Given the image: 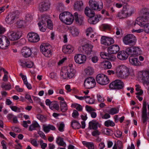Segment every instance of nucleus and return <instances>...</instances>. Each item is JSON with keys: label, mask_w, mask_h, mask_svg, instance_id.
<instances>
[{"label": "nucleus", "mask_w": 149, "mask_h": 149, "mask_svg": "<svg viewBox=\"0 0 149 149\" xmlns=\"http://www.w3.org/2000/svg\"><path fill=\"white\" fill-rule=\"evenodd\" d=\"M89 5L93 10H100L103 7L102 2L100 0H89Z\"/></svg>", "instance_id": "nucleus-4"}, {"label": "nucleus", "mask_w": 149, "mask_h": 149, "mask_svg": "<svg viewBox=\"0 0 149 149\" xmlns=\"http://www.w3.org/2000/svg\"><path fill=\"white\" fill-rule=\"evenodd\" d=\"M134 47L131 46L127 47L126 49V52L128 55H131V56H133L134 51Z\"/></svg>", "instance_id": "nucleus-45"}, {"label": "nucleus", "mask_w": 149, "mask_h": 149, "mask_svg": "<svg viewBox=\"0 0 149 149\" xmlns=\"http://www.w3.org/2000/svg\"><path fill=\"white\" fill-rule=\"evenodd\" d=\"M50 4L48 1H43L41 2L39 6V9L41 12L47 10L49 8Z\"/></svg>", "instance_id": "nucleus-21"}, {"label": "nucleus", "mask_w": 149, "mask_h": 149, "mask_svg": "<svg viewBox=\"0 0 149 149\" xmlns=\"http://www.w3.org/2000/svg\"><path fill=\"white\" fill-rule=\"evenodd\" d=\"M117 58L121 60L126 59L128 57V54L124 51H122L119 52L117 54Z\"/></svg>", "instance_id": "nucleus-27"}, {"label": "nucleus", "mask_w": 149, "mask_h": 149, "mask_svg": "<svg viewBox=\"0 0 149 149\" xmlns=\"http://www.w3.org/2000/svg\"><path fill=\"white\" fill-rule=\"evenodd\" d=\"M109 54H107L104 52H102L100 53V56L102 58L104 59H107Z\"/></svg>", "instance_id": "nucleus-58"}, {"label": "nucleus", "mask_w": 149, "mask_h": 149, "mask_svg": "<svg viewBox=\"0 0 149 149\" xmlns=\"http://www.w3.org/2000/svg\"><path fill=\"white\" fill-rule=\"evenodd\" d=\"M25 19L27 22H31L33 19V16L31 14L28 13L26 14Z\"/></svg>", "instance_id": "nucleus-50"}, {"label": "nucleus", "mask_w": 149, "mask_h": 149, "mask_svg": "<svg viewBox=\"0 0 149 149\" xmlns=\"http://www.w3.org/2000/svg\"><path fill=\"white\" fill-rule=\"evenodd\" d=\"M133 50V56L137 55L140 54L141 53L140 49L138 47H134Z\"/></svg>", "instance_id": "nucleus-49"}, {"label": "nucleus", "mask_w": 149, "mask_h": 149, "mask_svg": "<svg viewBox=\"0 0 149 149\" xmlns=\"http://www.w3.org/2000/svg\"><path fill=\"white\" fill-rule=\"evenodd\" d=\"M51 46L48 43H42L40 46V50L42 54L47 57H50L52 55Z\"/></svg>", "instance_id": "nucleus-5"}, {"label": "nucleus", "mask_w": 149, "mask_h": 149, "mask_svg": "<svg viewBox=\"0 0 149 149\" xmlns=\"http://www.w3.org/2000/svg\"><path fill=\"white\" fill-rule=\"evenodd\" d=\"M56 8L57 10L61 12L65 10V7L63 3L60 2L58 4Z\"/></svg>", "instance_id": "nucleus-43"}, {"label": "nucleus", "mask_w": 149, "mask_h": 149, "mask_svg": "<svg viewBox=\"0 0 149 149\" xmlns=\"http://www.w3.org/2000/svg\"><path fill=\"white\" fill-rule=\"evenodd\" d=\"M74 48L72 45H68L63 46L62 48L63 52L66 54H70L72 53L74 50Z\"/></svg>", "instance_id": "nucleus-23"}, {"label": "nucleus", "mask_w": 149, "mask_h": 149, "mask_svg": "<svg viewBox=\"0 0 149 149\" xmlns=\"http://www.w3.org/2000/svg\"><path fill=\"white\" fill-rule=\"evenodd\" d=\"M146 105V102H144L143 105L142 118L143 123L145 124L146 125V121L149 122V105L148 106V112L147 113Z\"/></svg>", "instance_id": "nucleus-6"}, {"label": "nucleus", "mask_w": 149, "mask_h": 149, "mask_svg": "<svg viewBox=\"0 0 149 149\" xmlns=\"http://www.w3.org/2000/svg\"><path fill=\"white\" fill-rule=\"evenodd\" d=\"M86 110L89 112L90 113L93 111H95V109L88 105H86Z\"/></svg>", "instance_id": "nucleus-61"}, {"label": "nucleus", "mask_w": 149, "mask_h": 149, "mask_svg": "<svg viewBox=\"0 0 149 149\" xmlns=\"http://www.w3.org/2000/svg\"><path fill=\"white\" fill-rule=\"evenodd\" d=\"M70 32L73 36H77L79 33L78 29L76 28H73L70 30Z\"/></svg>", "instance_id": "nucleus-40"}, {"label": "nucleus", "mask_w": 149, "mask_h": 149, "mask_svg": "<svg viewBox=\"0 0 149 149\" xmlns=\"http://www.w3.org/2000/svg\"><path fill=\"white\" fill-rule=\"evenodd\" d=\"M60 108L61 111L65 112L68 110L67 105L66 103L61 102V103L60 104Z\"/></svg>", "instance_id": "nucleus-41"}, {"label": "nucleus", "mask_w": 149, "mask_h": 149, "mask_svg": "<svg viewBox=\"0 0 149 149\" xmlns=\"http://www.w3.org/2000/svg\"><path fill=\"white\" fill-rule=\"evenodd\" d=\"M118 112L119 109L115 108H111L108 111V112L109 114L112 115L117 113Z\"/></svg>", "instance_id": "nucleus-48"}, {"label": "nucleus", "mask_w": 149, "mask_h": 149, "mask_svg": "<svg viewBox=\"0 0 149 149\" xmlns=\"http://www.w3.org/2000/svg\"><path fill=\"white\" fill-rule=\"evenodd\" d=\"M26 66L28 68H32L33 65V63L31 61H27Z\"/></svg>", "instance_id": "nucleus-60"}, {"label": "nucleus", "mask_w": 149, "mask_h": 149, "mask_svg": "<svg viewBox=\"0 0 149 149\" xmlns=\"http://www.w3.org/2000/svg\"><path fill=\"white\" fill-rule=\"evenodd\" d=\"M61 21L67 25L71 24L73 22V15L70 13L64 12L61 13L59 16Z\"/></svg>", "instance_id": "nucleus-3"}, {"label": "nucleus", "mask_w": 149, "mask_h": 149, "mask_svg": "<svg viewBox=\"0 0 149 149\" xmlns=\"http://www.w3.org/2000/svg\"><path fill=\"white\" fill-rule=\"evenodd\" d=\"M22 35L21 32H16L13 31H10L7 33L8 38L12 41L17 40Z\"/></svg>", "instance_id": "nucleus-12"}, {"label": "nucleus", "mask_w": 149, "mask_h": 149, "mask_svg": "<svg viewBox=\"0 0 149 149\" xmlns=\"http://www.w3.org/2000/svg\"><path fill=\"white\" fill-rule=\"evenodd\" d=\"M66 70L68 71L67 74L68 78H71L72 77L74 76L75 73V70L70 66L66 68Z\"/></svg>", "instance_id": "nucleus-31"}, {"label": "nucleus", "mask_w": 149, "mask_h": 149, "mask_svg": "<svg viewBox=\"0 0 149 149\" xmlns=\"http://www.w3.org/2000/svg\"><path fill=\"white\" fill-rule=\"evenodd\" d=\"M107 59L111 61H114L116 59V57L113 55L109 54Z\"/></svg>", "instance_id": "nucleus-57"}, {"label": "nucleus", "mask_w": 149, "mask_h": 149, "mask_svg": "<svg viewBox=\"0 0 149 149\" xmlns=\"http://www.w3.org/2000/svg\"><path fill=\"white\" fill-rule=\"evenodd\" d=\"M104 124L105 126L107 127H109V126L113 127L115 125L113 121L110 120L105 121Z\"/></svg>", "instance_id": "nucleus-46"}, {"label": "nucleus", "mask_w": 149, "mask_h": 149, "mask_svg": "<svg viewBox=\"0 0 149 149\" xmlns=\"http://www.w3.org/2000/svg\"><path fill=\"white\" fill-rule=\"evenodd\" d=\"M56 142L59 146L64 147H65L66 146V145L64 141L63 138L61 137H58L56 139Z\"/></svg>", "instance_id": "nucleus-38"}, {"label": "nucleus", "mask_w": 149, "mask_h": 149, "mask_svg": "<svg viewBox=\"0 0 149 149\" xmlns=\"http://www.w3.org/2000/svg\"><path fill=\"white\" fill-rule=\"evenodd\" d=\"M22 53L24 57L27 58L29 57L31 55V51L30 49L24 47L22 50Z\"/></svg>", "instance_id": "nucleus-26"}, {"label": "nucleus", "mask_w": 149, "mask_h": 149, "mask_svg": "<svg viewBox=\"0 0 149 149\" xmlns=\"http://www.w3.org/2000/svg\"><path fill=\"white\" fill-rule=\"evenodd\" d=\"M141 16L138 17L134 23V25L137 24L139 26H143L144 23L149 21V10L147 8H142L140 11Z\"/></svg>", "instance_id": "nucleus-1"}, {"label": "nucleus", "mask_w": 149, "mask_h": 149, "mask_svg": "<svg viewBox=\"0 0 149 149\" xmlns=\"http://www.w3.org/2000/svg\"><path fill=\"white\" fill-rule=\"evenodd\" d=\"M101 17V16L100 15H95V14L93 16L89 18L88 21L91 24H95L99 21Z\"/></svg>", "instance_id": "nucleus-22"}, {"label": "nucleus", "mask_w": 149, "mask_h": 149, "mask_svg": "<svg viewBox=\"0 0 149 149\" xmlns=\"http://www.w3.org/2000/svg\"><path fill=\"white\" fill-rule=\"evenodd\" d=\"M117 16L120 19L128 17L123 9L121 12L118 13Z\"/></svg>", "instance_id": "nucleus-47"}, {"label": "nucleus", "mask_w": 149, "mask_h": 149, "mask_svg": "<svg viewBox=\"0 0 149 149\" xmlns=\"http://www.w3.org/2000/svg\"><path fill=\"white\" fill-rule=\"evenodd\" d=\"M119 50V46L117 45H115L109 47L108 49V51L109 54H116Z\"/></svg>", "instance_id": "nucleus-24"}, {"label": "nucleus", "mask_w": 149, "mask_h": 149, "mask_svg": "<svg viewBox=\"0 0 149 149\" xmlns=\"http://www.w3.org/2000/svg\"><path fill=\"white\" fill-rule=\"evenodd\" d=\"M40 126L39 124L36 122H35L33 123L31 125H30L29 128V130L30 131H32L35 130L37 128H39Z\"/></svg>", "instance_id": "nucleus-39"}, {"label": "nucleus", "mask_w": 149, "mask_h": 149, "mask_svg": "<svg viewBox=\"0 0 149 149\" xmlns=\"http://www.w3.org/2000/svg\"><path fill=\"white\" fill-rule=\"evenodd\" d=\"M71 125L72 127L74 129H79L80 127L79 123L75 120L72 121Z\"/></svg>", "instance_id": "nucleus-44"}, {"label": "nucleus", "mask_w": 149, "mask_h": 149, "mask_svg": "<svg viewBox=\"0 0 149 149\" xmlns=\"http://www.w3.org/2000/svg\"><path fill=\"white\" fill-rule=\"evenodd\" d=\"M136 40L135 37L132 34H127L123 38L124 43L126 45H133L135 43Z\"/></svg>", "instance_id": "nucleus-10"}, {"label": "nucleus", "mask_w": 149, "mask_h": 149, "mask_svg": "<svg viewBox=\"0 0 149 149\" xmlns=\"http://www.w3.org/2000/svg\"><path fill=\"white\" fill-rule=\"evenodd\" d=\"M19 75L21 77L24 84L26 85L27 88L29 89H31L32 88V86L28 82L26 76L23 75L22 73H20Z\"/></svg>", "instance_id": "nucleus-33"}, {"label": "nucleus", "mask_w": 149, "mask_h": 149, "mask_svg": "<svg viewBox=\"0 0 149 149\" xmlns=\"http://www.w3.org/2000/svg\"><path fill=\"white\" fill-rule=\"evenodd\" d=\"M114 42V40L112 38H107L105 36H102L101 38V43L105 45H110Z\"/></svg>", "instance_id": "nucleus-18"}, {"label": "nucleus", "mask_w": 149, "mask_h": 149, "mask_svg": "<svg viewBox=\"0 0 149 149\" xmlns=\"http://www.w3.org/2000/svg\"><path fill=\"white\" fill-rule=\"evenodd\" d=\"M97 82L101 85H106L109 82V80L107 76L103 74H98L96 77Z\"/></svg>", "instance_id": "nucleus-9"}, {"label": "nucleus", "mask_w": 149, "mask_h": 149, "mask_svg": "<svg viewBox=\"0 0 149 149\" xmlns=\"http://www.w3.org/2000/svg\"><path fill=\"white\" fill-rule=\"evenodd\" d=\"M67 71L66 67H64L62 69L60 72V75L61 77L64 79L68 78L67 74Z\"/></svg>", "instance_id": "nucleus-34"}, {"label": "nucleus", "mask_w": 149, "mask_h": 149, "mask_svg": "<svg viewBox=\"0 0 149 149\" xmlns=\"http://www.w3.org/2000/svg\"><path fill=\"white\" fill-rule=\"evenodd\" d=\"M84 86L87 89H90L94 87L96 85L94 79L92 77L87 78L84 81Z\"/></svg>", "instance_id": "nucleus-13"}, {"label": "nucleus", "mask_w": 149, "mask_h": 149, "mask_svg": "<svg viewBox=\"0 0 149 149\" xmlns=\"http://www.w3.org/2000/svg\"><path fill=\"white\" fill-rule=\"evenodd\" d=\"M72 106L76 108L79 111H81L82 110L81 106L79 104H72Z\"/></svg>", "instance_id": "nucleus-53"}, {"label": "nucleus", "mask_w": 149, "mask_h": 149, "mask_svg": "<svg viewBox=\"0 0 149 149\" xmlns=\"http://www.w3.org/2000/svg\"><path fill=\"white\" fill-rule=\"evenodd\" d=\"M99 60V58L97 55L93 56L91 58V61L94 63H97Z\"/></svg>", "instance_id": "nucleus-56"}, {"label": "nucleus", "mask_w": 149, "mask_h": 149, "mask_svg": "<svg viewBox=\"0 0 149 149\" xmlns=\"http://www.w3.org/2000/svg\"><path fill=\"white\" fill-rule=\"evenodd\" d=\"M64 127V124L63 123H60L59 126L58 125V130L60 132H63V128Z\"/></svg>", "instance_id": "nucleus-64"}, {"label": "nucleus", "mask_w": 149, "mask_h": 149, "mask_svg": "<svg viewBox=\"0 0 149 149\" xmlns=\"http://www.w3.org/2000/svg\"><path fill=\"white\" fill-rule=\"evenodd\" d=\"M49 107L52 110L55 109L56 110L58 111L59 109L58 104L57 102L55 101L52 102L51 104Z\"/></svg>", "instance_id": "nucleus-35"}, {"label": "nucleus", "mask_w": 149, "mask_h": 149, "mask_svg": "<svg viewBox=\"0 0 149 149\" xmlns=\"http://www.w3.org/2000/svg\"><path fill=\"white\" fill-rule=\"evenodd\" d=\"M37 118L41 122H43L45 121V117L42 115L40 114H37Z\"/></svg>", "instance_id": "nucleus-63"}, {"label": "nucleus", "mask_w": 149, "mask_h": 149, "mask_svg": "<svg viewBox=\"0 0 149 149\" xmlns=\"http://www.w3.org/2000/svg\"><path fill=\"white\" fill-rule=\"evenodd\" d=\"M74 20L75 19L76 23L79 25H80L83 24L84 18L77 12L75 13L73 15Z\"/></svg>", "instance_id": "nucleus-20"}, {"label": "nucleus", "mask_w": 149, "mask_h": 149, "mask_svg": "<svg viewBox=\"0 0 149 149\" xmlns=\"http://www.w3.org/2000/svg\"><path fill=\"white\" fill-rule=\"evenodd\" d=\"M93 46L87 44L79 47V50L81 53L86 54L87 56L90 55L92 52Z\"/></svg>", "instance_id": "nucleus-8"}, {"label": "nucleus", "mask_w": 149, "mask_h": 149, "mask_svg": "<svg viewBox=\"0 0 149 149\" xmlns=\"http://www.w3.org/2000/svg\"><path fill=\"white\" fill-rule=\"evenodd\" d=\"M29 41L32 42H38L40 38L38 35L36 33L31 32L28 33V36Z\"/></svg>", "instance_id": "nucleus-15"}, {"label": "nucleus", "mask_w": 149, "mask_h": 149, "mask_svg": "<svg viewBox=\"0 0 149 149\" xmlns=\"http://www.w3.org/2000/svg\"><path fill=\"white\" fill-rule=\"evenodd\" d=\"M86 142V145L88 147V149H94V146L93 143L90 142Z\"/></svg>", "instance_id": "nucleus-54"}, {"label": "nucleus", "mask_w": 149, "mask_h": 149, "mask_svg": "<svg viewBox=\"0 0 149 149\" xmlns=\"http://www.w3.org/2000/svg\"><path fill=\"white\" fill-rule=\"evenodd\" d=\"M84 13L86 16L90 18L94 15L95 12L92 10L89 7H86L84 10Z\"/></svg>", "instance_id": "nucleus-29"}, {"label": "nucleus", "mask_w": 149, "mask_h": 149, "mask_svg": "<svg viewBox=\"0 0 149 149\" xmlns=\"http://www.w3.org/2000/svg\"><path fill=\"white\" fill-rule=\"evenodd\" d=\"M124 86L123 81L120 80H116L110 84L109 88L111 89H120L122 88Z\"/></svg>", "instance_id": "nucleus-11"}, {"label": "nucleus", "mask_w": 149, "mask_h": 149, "mask_svg": "<svg viewBox=\"0 0 149 149\" xmlns=\"http://www.w3.org/2000/svg\"><path fill=\"white\" fill-rule=\"evenodd\" d=\"M83 3L82 1H74V9L77 11H81L83 9Z\"/></svg>", "instance_id": "nucleus-19"}, {"label": "nucleus", "mask_w": 149, "mask_h": 149, "mask_svg": "<svg viewBox=\"0 0 149 149\" xmlns=\"http://www.w3.org/2000/svg\"><path fill=\"white\" fill-rule=\"evenodd\" d=\"M49 17L48 16H46L45 15H43L41 16V20L40 22L38 23L39 26H40L42 24H45L47 22Z\"/></svg>", "instance_id": "nucleus-36"}, {"label": "nucleus", "mask_w": 149, "mask_h": 149, "mask_svg": "<svg viewBox=\"0 0 149 149\" xmlns=\"http://www.w3.org/2000/svg\"><path fill=\"white\" fill-rule=\"evenodd\" d=\"M123 10L128 17L131 16L134 12V8L127 5L124 6Z\"/></svg>", "instance_id": "nucleus-17"}, {"label": "nucleus", "mask_w": 149, "mask_h": 149, "mask_svg": "<svg viewBox=\"0 0 149 149\" xmlns=\"http://www.w3.org/2000/svg\"><path fill=\"white\" fill-rule=\"evenodd\" d=\"M100 126L98 122L95 120H93L89 123V128L90 129L96 130L98 127H100Z\"/></svg>", "instance_id": "nucleus-25"}, {"label": "nucleus", "mask_w": 149, "mask_h": 149, "mask_svg": "<svg viewBox=\"0 0 149 149\" xmlns=\"http://www.w3.org/2000/svg\"><path fill=\"white\" fill-rule=\"evenodd\" d=\"M101 65L103 68L105 69H110L112 66L110 62L106 61L102 62Z\"/></svg>", "instance_id": "nucleus-37"}, {"label": "nucleus", "mask_w": 149, "mask_h": 149, "mask_svg": "<svg viewBox=\"0 0 149 149\" xmlns=\"http://www.w3.org/2000/svg\"><path fill=\"white\" fill-rule=\"evenodd\" d=\"M43 130L46 133H48L50 130H55V127L52 125H43L42 126Z\"/></svg>", "instance_id": "nucleus-32"}, {"label": "nucleus", "mask_w": 149, "mask_h": 149, "mask_svg": "<svg viewBox=\"0 0 149 149\" xmlns=\"http://www.w3.org/2000/svg\"><path fill=\"white\" fill-rule=\"evenodd\" d=\"M85 72L87 75H91L94 73L93 68L91 67H88L85 70Z\"/></svg>", "instance_id": "nucleus-42"}, {"label": "nucleus", "mask_w": 149, "mask_h": 149, "mask_svg": "<svg viewBox=\"0 0 149 149\" xmlns=\"http://www.w3.org/2000/svg\"><path fill=\"white\" fill-rule=\"evenodd\" d=\"M86 55L81 54H77L74 56V60L75 62L79 64L84 63L86 61Z\"/></svg>", "instance_id": "nucleus-14"}, {"label": "nucleus", "mask_w": 149, "mask_h": 149, "mask_svg": "<svg viewBox=\"0 0 149 149\" xmlns=\"http://www.w3.org/2000/svg\"><path fill=\"white\" fill-rule=\"evenodd\" d=\"M47 23L48 28L50 29H52V24L51 20L48 19Z\"/></svg>", "instance_id": "nucleus-62"}, {"label": "nucleus", "mask_w": 149, "mask_h": 149, "mask_svg": "<svg viewBox=\"0 0 149 149\" xmlns=\"http://www.w3.org/2000/svg\"><path fill=\"white\" fill-rule=\"evenodd\" d=\"M1 87L2 88H4L6 90H9L11 88V85L10 83L6 85H4L3 83Z\"/></svg>", "instance_id": "nucleus-55"}, {"label": "nucleus", "mask_w": 149, "mask_h": 149, "mask_svg": "<svg viewBox=\"0 0 149 149\" xmlns=\"http://www.w3.org/2000/svg\"><path fill=\"white\" fill-rule=\"evenodd\" d=\"M3 39L5 41H3L2 45H0V48L2 49H6L8 46L10 44V42L8 38L4 36Z\"/></svg>", "instance_id": "nucleus-30"}, {"label": "nucleus", "mask_w": 149, "mask_h": 149, "mask_svg": "<svg viewBox=\"0 0 149 149\" xmlns=\"http://www.w3.org/2000/svg\"><path fill=\"white\" fill-rule=\"evenodd\" d=\"M115 73L118 77L125 79L130 74L129 69L123 65H119L116 68Z\"/></svg>", "instance_id": "nucleus-2"}, {"label": "nucleus", "mask_w": 149, "mask_h": 149, "mask_svg": "<svg viewBox=\"0 0 149 149\" xmlns=\"http://www.w3.org/2000/svg\"><path fill=\"white\" fill-rule=\"evenodd\" d=\"M129 61L132 65L135 66H139L141 65V63L139 61L137 58L130 56L129 58Z\"/></svg>", "instance_id": "nucleus-28"}, {"label": "nucleus", "mask_w": 149, "mask_h": 149, "mask_svg": "<svg viewBox=\"0 0 149 149\" xmlns=\"http://www.w3.org/2000/svg\"><path fill=\"white\" fill-rule=\"evenodd\" d=\"M24 21L23 20H20L17 22L16 23L17 27L19 28L22 27L24 25Z\"/></svg>", "instance_id": "nucleus-59"}, {"label": "nucleus", "mask_w": 149, "mask_h": 149, "mask_svg": "<svg viewBox=\"0 0 149 149\" xmlns=\"http://www.w3.org/2000/svg\"><path fill=\"white\" fill-rule=\"evenodd\" d=\"M31 143L35 147H38L39 144L36 139L31 138L30 139Z\"/></svg>", "instance_id": "nucleus-51"}, {"label": "nucleus", "mask_w": 149, "mask_h": 149, "mask_svg": "<svg viewBox=\"0 0 149 149\" xmlns=\"http://www.w3.org/2000/svg\"><path fill=\"white\" fill-rule=\"evenodd\" d=\"M143 26H140L144 27V30L145 32L147 33H149V23H144Z\"/></svg>", "instance_id": "nucleus-52"}, {"label": "nucleus", "mask_w": 149, "mask_h": 149, "mask_svg": "<svg viewBox=\"0 0 149 149\" xmlns=\"http://www.w3.org/2000/svg\"><path fill=\"white\" fill-rule=\"evenodd\" d=\"M141 74V77L143 84L149 90V70L143 71Z\"/></svg>", "instance_id": "nucleus-7"}, {"label": "nucleus", "mask_w": 149, "mask_h": 149, "mask_svg": "<svg viewBox=\"0 0 149 149\" xmlns=\"http://www.w3.org/2000/svg\"><path fill=\"white\" fill-rule=\"evenodd\" d=\"M17 12H13L9 14L6 18V21L8 24H12L14 22V20L18 17L16 13Z\"/></svg>", "instance_id": "nucleus-16"}]
</instances>
